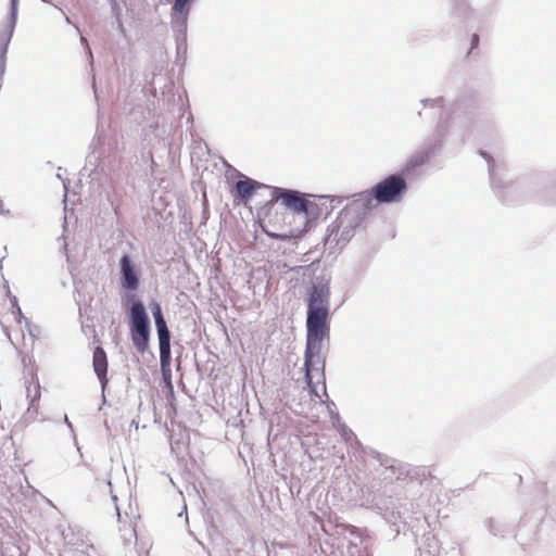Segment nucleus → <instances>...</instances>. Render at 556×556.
Returning <instances> with one entry per match:
<instances>
[{
    "label": "nucleus",
    "mask_w": 556,
    "mask_h": 556,
    "mask_svg": "<svg viewBox=\"0 0 556 556\" xmlns=\"http://www.w3.org/2000/svg\"><path fill=\"white\" fill-rule=\"evenodd\" d=\"M330 290L327 282H316L307 296V342L305 351V378L311 392L317 394L314 379L319 383L324 379L325 362L320 356L321 343L328 334Z\"/></svg>",
    "instance_id": "1"
},
{
    "label": "nucleus",
    "mask_w": 556,
    "mask_h": 556,
    "mask_svg": "<svg viewBox=\"0 0 556 556\" xmlns=\"http://www.w3.org/2000/svg\"><path fill=\"white\" fill-rule=\"evenodd\" d=\"M321 198L303 194L295 190L273 188L270 204L280 202L289 212L282 214V224L278 232H267L276 239H294L306 232L314 222L327 214Z\"/></svg>",
    "instance_id": "2"
},
{
    "label": "nucleus",
    "mask_w": 556,
    "mask_h": 556,
    "mask_svg": "<svg viewBox=\"0 0 556 556\" xmlns=\"http://www.w3.org/2000/svg\"><path fill=\"white\" fill-rule=\"evenodd\" d=\"M153 316L159 334L160 342V364L163 377L166 381L167 387L173 390L172 384V372H170V333L167 328L166 321L163 317L161 306L155 303L153 307Z\"/></svg>",
    "instance_id": "3"
},
{
    "label": "nucleus",
    "mask_w": 556,
    "mask_h": 556,
    "mask_svg": "<svg viewBox=\"0 0 556 556\" xmlns=\"http://www.w3.org/2000/svg\"><path fill=\"white\" fill-rule=\"evenodd\" d=\"M131 341L138 352L144 353L150 337L149 318L141 302H135L130 308Z\"/></svg>",
    "instance_id": "4"
},
{
    "label": "nucleus",
    "mask_w": 556,
    "mask_h": 556,
    "mask_svg": "<svg viewBox=\"0 0 556 556\" xmlns=\"http://www.w3.org/2000/svg\"><path fill=\"white\" fill-rule=\"evenodd\" d=\"M407 190L405 179L400 175H391L378 182L370 191L378 203L397 202Z\"/></svg>",
    "instance_id": "5"
},
{
    "label": "nucleus",
    "mask_w": 556,
    "mask_h": 556,
    "mask_svg": "<svg viewBox=\"0 0 556 556\" xmlns=\"http://www.w3.org/2000/svg\"><path fill=\"white\" fill-rule=\"evenodd\" d=\"M121 280L123 288L127 290H136L139 286V279L131 265L130 257L124 255L121 258Z\"/></svg>",
    "instance_id": "6"
},
{
    "label": "nucleus",
    "mask_w": 556,
    "mask_h": 556,
    "mask_svg": "<svg viewBox=\"0 0 556 556\" xmlns=\"http://www.w3.org/2000/svg\"><path fill=\"white\" fill-rule=\"evenodd\" d=\"M93 370L102 384L108 382V356L103 348L97 346L92 356Z\"/></svg>",
    "instance_id": "7"
},
{
    "label": "nucleus",
    "mask_w": 556,
    "mask_h": 556,
    "mask_svg": "<svg viewBox=\"0 0 556 556\" xmlns=\"http://www.w3.org/2000/svg\"><path fill=\"white\" fill-rule=\"evenodd\" d=\"M261 184L254 181L250 178H245L243 180H239L235 186V197L238 198L241 202L247 203L252 197L253 192L261 188Z\"/></svg>",
    "instance_id": "8"
},
{
    "label": "nucleus",
    "mask_w": 556,
    "mask_h": 556,
    "mask_svg": "<svg viewBox=\"0 0 556 556\" xmlns=\"http://www.w3.org/2000/svg\"><path fill=\"white\" fill-rule=\"evenodd\" d=\"M11 314L13 316L14 321L20 327L23 325V321H26V318L23 315L21 306L18 305L16 296H11Z\"/></svg>",
    "instance_id": "9"
},
{
    "label": "nucleus",
    "mask_w": 556,
    "mask_h": 556,
    "mask_svg": "<svg viewBox=\"0 0 556 556\" xmlns=\"http://www.w3.org/2000/svg\"><path fill=\"white\" fill-rule=\"evenodd\" d=\"M189 2L190 0H175L173 10L176 13H185L188 10Z\"/></svg>",
    "instance_id": "10"
},
{
    "label": "nucleus",
    "mask_w": 556,
    "mask_h": 556,
    "mask_svg": "<svg viewBox=\"0 0 556 556\" xmlns=\"http://www.w3.org/2000/svg\"><path fill=\"white\" fill-rule=\"evenodd\" d=\"M478 40H479L478 36H477V35H473V37H472V41H473V43H475V45L478 42Z\"/></svg>",
    "instance_id": "11"
}]
</instances>
